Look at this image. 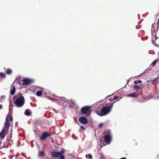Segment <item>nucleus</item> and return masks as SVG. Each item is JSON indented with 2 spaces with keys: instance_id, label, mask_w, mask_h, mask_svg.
<instances>
[{
  "instance_id": "24",
  "label": "nucleus",
  "mask_w": 159,
  "mask_h": 159,
  "mask_svg": "<svg viewBox=\"0 0 159 159\" xmlns=\"http://www.w3.org/2000/svg\"><path fill=\"white\" fill-rule=\"evenodd\" d=\"M157 61V60H155L152 63V66H154L155 65L156 62Z\"/></svg>"
},
{
  "instance_id": "5",
  "label": "nucleus",
  "mask_w": 159,
  "mask_h": 159,
  "mask_svg": "<svg viewBox=\"0 0 159 159\" xmlns=\"http://www.w3.org/2000/svg\"><path fill=\"white\" fill-rule=\"evenodd\" d=\"M64 153V150H61L60 152H52L51 153V154L53 157H60L61 154H63Z\"/></svg>"
},
{
  "instance_id": "30",
  "label": "nucleus",
  "mask_w": 159,
  "mask_h": 159,
  "mask_svg": "<svg viewBox=\"0 0 159 159\" xmlns=\"http://www.w3.org/2000/svg\"><path fill=\"white\" fill-rule=\"evenodd\" d=\"M4 96H2V98H4Z\"/></svg>"
},
{
  "instance_id": "31",
  "label": "nucleus",
  "mask_w": 159,
  "mask_h": 159,
  "mask_svg": "<svg viewBox=\"0 0 159 159\" xmlns=\"http://www.w3.org/2000/svg\"><path fill=\"white\" fill-rule=\"evenodd\" d=\"M110 96V95L108 96L107 97H109V96Z\"/></svg>"
},
{
  "instance_id": "22",
  "label": "nucleus",
  "mask_w": 159,
  "mask_h": 159,
  "mask_svg": "<svg viewBox=\"0 0 159 159\" xmlns=\"http://www.w3.org/2000/svg\"><path fill=\"white\" fill-rule=\"evenodd\" d=\"M63 154H61V155L60 156V159H66L65 157V156Z\"/></svg>"
},
{
  "instance_id": "25",
  "label": "nucleus",
  "mask_w": 159,
  "mask_h": 159,
  "mask_svg": "<svg viewBox=\"0 0 159 159\" xmlns=\"http://www.w3.org/2000/svg\"><path fill=\"white\" fill-rule=\"evenodd\" d=\"M80 128L81 129H83V130H85V128L82 125V126H81L80 127Z\"/></svg>"
},
{
  "instance_id": "10",
  "label": "nucleus",
  "mask_w": 159,
  "mask_h": 159,
  "mask_svg": "<svg viewBox=\"0 0 159 159\" xmlns=\"http://www.w3.org/2000/svg\"><path fill=\"white\" fill-rule=\"evenodd\" d=\"M104 136H108V137H111V132L109 130H107L104 133Z\"/></svg>"
},
{
  "instance_id": "23",
  "label": "nucleus",
  "mask_w": 159,
  "mask_h": 159,
  "mask_svg": "<svg viewBox=\"0 0 159 159\" xmlns=\"http://www.w3.org/2000/svg\"><path fill=\"white\" fill-rule=\"evenodd\" d=\"M85 156L86 158H87L88 157L89 158V159H91L92 157V156L90 154H88V155L86 154Z\"/></svg>"
},
{
  "instance_id": "21",
  "label": "nucleus",
  "mask_w": 159,
  "mask_h": 159,
  "mask_svg": "<svg viewBox=\"0 0 159 159\" xmlns=\"http://www.w3.org/2000/svg\"><path fill=\"white\" fill-rule=\"evenodd\" d=\"M142 82V81L141 80H138L137 81L136 80H135L134 82V83L135 84H137V83H141Z\"/></svg>"
},
{
  "instance_id": "28",
  "label": "nucleus",
  "mask_w": 159,
  "mask_h": 159,
  "mask_svg": "<svg viewBox=\"0 0 159 159\" xmlns=\"http://www.w3.org/2000/svg\"><path fill=\"white\" fill-rule=\"evenodd\" d=\"M120 159H126V158L125 157H122Z\"/></svg>"
},
{
  "instance_id": "29",
  "label": "nucleus",
  "mask_w": 159,
  "mask_h": 159,
  "mask_svg": "<svg viewBox=\"0 0 159 159\" xmlns=\"http://www.w3.org/2000/svg\"><path fill=\"white\" fill-rule=\"evenodd\" d=\"M2 108V105L0 106V109Z\"/></svg>"
},
{
  "instance_id": "13",
  "label": "nucleus",
  "mask_w": 159,
  "mask_h": 159,
  "mask_svg": "<svg viewBox=\"0 0 159 159\" xmlns=\"http://www.w3.org/2000/svg\"><path fill=\"white\" fill-rule=\"evenodd\" d=\"M16 92L15 87L14 86L13 87L12 89L10 91V93L12 95H13Z\"/></svg>"
},
{
  "instance_id": "4",
  "label": "nucleus",
  "mask_w": 159,
  "mask_h": 159,
  "mask_svg": "<svg viewBox=\"0 0 159 159\" xmlns=\"http://www.w3.org/2000/svg\"><path fill=\"white\" fill-rule=\"evenodd\" d=\"M80 111L82 114H85L87 116H89L92 111L91 107L89 106L83 107Z\"/></svg>"
},
{
  "instance_id": "3",
  "label": "nucleus",
  "mask_w": 159,
  "mask_h": 159,
  "mask_svg": "<svg viewBox=\"0 0 159 159\" xmlns=\"http://www.w3.org/2000/svg\"><path fill=\"white\" fill-rule=\"evenodd\" d=\"M113 103H112L109 106L102 107L101 111L98 110L97 111V114L100 116L107 115L110 112L113 106Z\"/></svg>"
},
{
  "instance_id": "16",
  "label": "nucleus",
  "mask_w": 159,
  "mask_h": 159,
  "mask_svg": "<svg viewBox=\"0 0 159 159\" xmlns=\"http://www.w3.org/2000/svg\"><path fill=\"white\" fill-rule=\"evenodd\" d=\"M25 114L27 116H30L31 115L30 113L29 109H27L25 110Z\"/></svg>"
},
{
  "instance_id": "12",
  "label": "nucleus",
  "mask_w": 159,
  "mask_h": 159,
  "mask_svg": "<svg viewBox=\"0 0 159 159\" xmlns=\"http://www.w3.org/2000/svg\"><path fill=\"white\" fill-rule=\"evenodd\" d=\"M158 79V78L157 77H156L152 81V84L153 85H156V84L157 83V79Z\"/></svg>"
},
{
  "instance_id": "9",
  "label": "nucleus",
  "mask_w": 159,
  "mask_h": 159,
  "mask_svg": "<svg viewBox=\"0 0 159 159\" xmlns=\"http://www.w3.org/2000/svg\"><path fill=\"white\" fill-rule=\"evenodd\" d=\"M104 140L105 142L109 144L111 141V137L104 136Z\"/></svg>"
},
{
  "instance_id": "19",
  "label": "nucleus",
  "mask_w": 159,
  "mask_h": 159,
  "mask_svg": "<svg viewBox=\"0 0 159 159\" xmlns=\"http://www.w3.org/2000/svg\"><path fill=\"white\" fill-rule=\"evenodd\" d=\"M134 89L136 90H138L140 89V86L137 85H135L134 86Z\"/></svg>"
},
{
  "instance_id": "1",
  "label": "nucleus",
  "mask_w": 159,
  "mask_h": 159,
  "mask_svg": "<svg viewBox=\"0 0 159 159\" xmlns=\"http://www.w3.org/2000/svg\"><path fill=\"white\" fill-rule=\"evenodd\" d=\"M11 122H12V117L9 118V115H7L6 117L4 127L0 133V138L1 139H3L5 137V135L7 134Z\"/></svg>"
},
{
  "instance_id": "33",
  "label": "nucleus",
  "mask_w": 159,
  "mask_h": 159,
  "mask_svg": "<svg viewBox=\"0 0 159 159\" xmlns=\"http://www.w3.org/2000/svg\"><path fill=\"white\" fill-rule=\"evenodd\" d=\"M102 140H101V142H102Z\"/></svg>"
},
{
  "instance_id": "14",
  "label": "nucleus",
  "mask_w": 159,
  "mask_h": 159,
  "mask_svg": "<svg viewBox=\"0 0 159 159\" xmlns=\"http://www.w3.org/2000/svg\"><path fill=\"white\" fill-rule=\"evenodd\" d=\"M44 150L42 151H39V155L38 156H44Z\"/></svg>"
},
{
  "instance_id": "6",
  "label": "nucleus",
  "mask_w": 159,
  "mask_h": 159,
  "mask_svg": "<svg viewBox=\"0 0 159 159\" xmlns=\"http://www.w3.org/2000/svg\"><path fill=\"white\" fill-rule=\"evenodd\" d=\"M51 134L47 132L43 133L40 137V139L41 140H44L46 139L47 137L50 136Z\"/></svg>"
},
{
  "instance_id": "11",
  "label": "nucleus",
  "mask_w": 159,
  "mask_h": 159,
  "mask_svg": "<svg viewBox=\"0 0 159 159\" xmlns=\"http://www.w3.org/2000/svg\"><path fill=\"white\" fill-rule=\"evenodd\" d=\"M139 95V94L136 92H134L132 94H129L128 95V96H130L132 97H135Z\"/></svg>"
},
{
  "instance_id": "20",
  "label": "nucleus",
  "mask_w": 159,
  "mask_h": 159,
  "mask_svg": "<svg viewBox=\"0 0 159 159\" xmlns=\"http://www.w3.org/2000/svg\"><path fill=\"white\" fill-rule=\"evenodd\" d=\"M0 76L2 77V78L3 79L5 78L6 77L5 74L3 73L2 72L0 73Z\"/></svg>"
},
{
  "instance_id": "17",
  "label": "nucleus",
  "mask_w": 159,
  "mask_h": 159,
  "mask_svg": "<svg viewBox=\"0 0 159 159\" xmlns=\"http://www.w3.org/2000/svg\"><path fill=\"white\" fill-rule=\"evenodd\" d=\"M36 95L38 96H40L42 94V91H37L36 93Z\"/></svg>"
},
{
  "instance_id": "26",
  "label": "nucleus",
  "mask_w": 159,
  "mask_h": 159,
  "mask_svg": "<svg viewBox=\"0 0 159 159\" xmlns=\"http://www.w3.org/2000/svg\"><path fill=\"white\" fill-rule=\"evenodd\" d=\"M103 124L102 123H101L99 125H98L99 128H101L102 127V126L103 125Z\"/></svg>"
},
{
  "instance_id": "2",
  "label": "nucleus",
  "mask_w": 159,
  "mask_h": 159,
  "mask_svg": "<svg viewBox=\"0 0 159 159\" xmlns=\"http://www.w3.org/2000/svg\"><path fill=\"white\" fill-rule=\"evenodd\" d=\"M13 99L14 103L17 107H22L25 102L24 97L20 93L14 96Z\"/></svg>"
},
{
  "instance_id": "15",
  "label": "nucleus",
  "mask_w": 159,
  "mask_h": 159,
  "mask_svg": "<svg viewBox=\"0 0 159 159\" xmlns=\"http://www.w3.org/2000/svg\"><path fill=\"white\" fill-rule=\"evenodd\" d=\"M6 72L7 74L10 75L12 73V70L11 69H7Z\"/></svg>"
},
{
  "instance_id": "18",
  "label": "nucleus",
  "mask_w": 159,
  "mask_h": 159,
  "mask_svg": "<svg viewBox=\"0 0 159 159\" xmlns=\"http://www.w3.org/2000/svg\"><path fill=\"white\" fill-rule=\"evenodd\" d=\"M118 98H119L118 96H115V97H114V98L113 99L109 98V99L108 100L111 101H113L114 100H115L116 99H117Z\"/></svg>"
},
{
  "instance_id": "32",
  "label": "nucleus",
  "mask_w": 159,
  "mask_h": 159,
  "mask_svg": "<svg viewBox=\"0 0 159 159\" xmlns=\"http://www.w3.org/2000/svg\"><path fill=\"white\" fill-rule=\"evenodd\" d=\"M148 82H149V81L148 80Z\"/></svg>"
},
{
  "instance_id": "27",
  "label": "nucleus",
  "mask_w": 159,
  "mask_h": 159,
  "mask_svg": "<svg viewBox=\"0 0 159 159\" xmlns=\"http://www.w3.org/2000/svg\"><path fill=\"white\" fill-rule=\"evenodd\" d=\"M157 24L158 25H159V19H158V21L157 23Z\"/></svg>"
},
{
  "instance_id": "7",
  "label": "nucleus",
  "mask_w": 159,
  "mask_h": 159,
  "mask_svg": "<svg viewBox=\"0 0 159 159\" xmlns=\"http://www.w3.org/2000/svg\"><path fill=\"white\" fill-rule=\"evenodd\" d=\"M79 121L80 123L84 124L86 125L88 122V120L85 117H81L79 119Z\"/></svg>"
},
{
  "instance_id": "8",
  "label": "nucleus",
  "mask_w": 159,
  "mask_h": 159,
  "mask_svg": "<svg viewBox=\"0 0 159 159\" xmlns=\"http://www.w3.org/2000/svg\"><path fill=\"white\" fill-rule=\"evenodd\" d=\"M21 81L23 82V84L27 85L29 84H31L33 82V80L29 79L24 78L21 80Z\"/></svg>"
}]
</instances>
